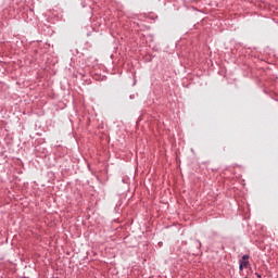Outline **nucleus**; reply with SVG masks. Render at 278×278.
Returning <instances> with one entry per match:
<instances>
[{"instance_id":"1","label":"nucleus","mask_w":278,"mask_h":278,"mask_svg":"<svg viewBox=\"0 0 278 278\" xmlns=\"http://www.w3.org/2000/svg\"><path fill=\"white\" fill-rule=\"evenodd\" d=\"M247 266H249V261H242L239 268L242 270V268H247Z\"/></svg>"},{"instance_id":"2","label":"nucleus","mask_w":278,"mask_h":278,"mask_svg":"<svg viewBox=\"0 0 278 278\" xmlns=\"http://www.w3.org/2000/svg\"><path fill=\"white\" fill-rule=\"evenodd\" d=\"M242 260H243V262H249V255H243Z\"/></svg>"}]
</instances>
